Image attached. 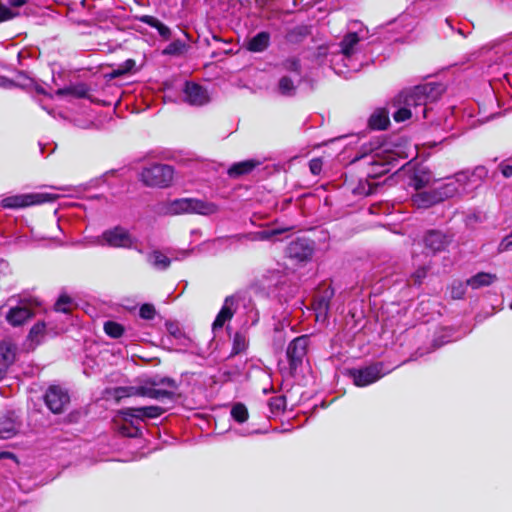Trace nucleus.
<instances>
[{"instance_id":"57","label":"nucleus","mask_w":512,"mask_h":512,"mask_svg":"<svg viewBox=\"0 0 512 512\" xmlns=\"http://www.w3.org/2000/svg\"><path fill=\"white\" fill-rule=\"evenodd\" d=\"M189 253L187 251L182 252L181 257L179 259H184L188 257Z\"/></svg>"},{"instance_id":"13","label":"nucleus","mask_w":512,"mask_h":512,"mask_svg":"<svg viewBox=\"0 0 512 512\" xmlns=\"http://www.w3.org/2000/svg\"><path fill=\"white\" fill-rule=\"evenodd\" d=\"M313 252L312 242L306 238H297L291 241L287 247V256L298 262H305L311 259Z\"/></svg>"},{"instance_id":"12","label":"nucleus","mask_w":512,"mask_h":512,"mask_svg":"<svg viewBox=\"0 0 512 512\" xmlns=\"http://www.w3.org/2000/svg\"><path fill=\"white\" fill-rule=\"evenodd\" d=\"M47 407L53 413H61L64 407L69 403L70 397L68 392L58 385L50 386L44 396Z\"/></svg>"},{"instance_id":"54","label":"nucleus","mask_w":512,"mask_h":512,"mask_svg":"<svg viewBox=\"0 0 512 512\" xmlns=\"http://www.w3.org/2000/svg\"><path fill=\"white\" fill-rule=\"evenodd\" d=\"M11 7H21L26 3V0H8Z\"/></svg>"},{"instance_id":"2","label":"nucleus","mask_w":512,"mask_h":512,"mask_svg":"<svg viewBox=\"0 0 512 512\" xmlns=\"http://www.w3.org/2000/svg\"><path fill=\"white\" fill-rule=\"evenodd\" d=\"M2 315L10 326H23L35 315L33 300L20 295H13L0 306V316Z\"/></svg>"},{"instance_id":"1","label":"nucleus","mask_w":512,"mask_h":512,"mask_svg":"<svg viewBox=\"0 0 512 512\" xmlns=\"http://www.w3.org/2000/svg\"><path fill=\"white\" fill-rule=\"evenodd\" d=\"M440 86L436 83H425L417 85L411 89L401 91L394 99L393 106L405 105L414 110L416 116L420 113L426 118V105L429 101H434L439 94Z\"/></svg>"},{"instance_id":"22","label":"nucleus","mask_w":512,"mask_h":512,"mask_svg":"<svg viewBox=\"0 0 512 512\" xmlns=\"http://www.w3.org/2000/svg\"><path fill=\"white\" fill-rule=\"evenodd\" d=\"M16 346L7 341L0 343V367L7 369L16 359Z\"/></svg>"},{"instance_id":"47","label":"nucleus","mask_w":512,"mask_h":512,"mask_svg":"<svg viewBox=\"0 0 512 512\" xmlns=\"http://www.w3.org/2000/svg\"><path fill=\"white\" fill-rule=\"evenodd\" d=\"M427 276V268L419 267L412 275L411 278L415 285H421L423 279Z\"/></svg>"},{"instance_id":"28","label":"nucleus","mask_w":512,"mask_h":512,"mask_svg":"<svg viewBox=\"0 0 512 512\" xmlns=\"http://www.w3.org/2000/svg\"><path fill=\"white\" fill-rule=\"evenodd\" d=\"M138 19L142 23L147 24L150 27L157 29L158 33L162 37H164V38L170 37L171 33H170L169 27H167L165 24L160 22L157 18L150 16V15H143V16H140Z\"/></svg>"},{"instance_id":"17","label":"nucleus","mask_w":512,"mask_h":512,"mask_svg":"<svg viewBox=\"0 0 512 512\" xmlns=\"http://www.w3.org/2000/svg\"><path fill=\"white\" fill-rule=\"evenodd\" d=\"M261 164L259 160L248 159L240 162L233 163L227 170L230 178L237 179L244 175L250 174L256 167Z\"/></svg>"},{"instance_id":"9","label":"nucleus","mask_w":512,"mask_h":512,"mask_svg":"<svg viewBox=\"0 0 512 512\" xmlns=\"http://www.w3.org/2000/svg\"><path fill=\"white\" fill-rule=\"evenodd\" d=\"M176 382L172 378L154 377L149 386L140 388V394L152 399H171L176 390Z\"/></svg>"},{"instance_id":"56","label":"nucleus","mask_w":512,"mask_h":512,"mask_svg":"<svg viewBox=\"0 0 512 512\" xmlns=\"http://www.w3.org/2000/svg\"><path fill=\"white\" fill-rule=\"evenodd\" d=\"M5 376V369L0 367V380Z\"/></svg>"},{"instance_id":"16","label":"nucleus","mask_w":512,"mask_h":512,"mask_svg":"<svg viewBox=\"0 0 512 512\" xmlns=\"http://www.w3.org/2000/svg\"><path fill=\"white\" fill-rule=\"evenodd\" d=\"M167 331L169 335L167 340L176 351H185L190 344V338L187 337L176 323H167Z\"/></svg>"},{"instance_id":"40","label":"nucleus","mask_w":512,"mask_h":512,"mask_svg":"<svg viewBox=\"0 0 512 512\" xmlns=\"http://www.w3.org/2000/svg\"><path fill=\"white\" fill-rule=\"evenodd\" d=\"M104 331L107 335L113 337V338H119L122 336L124 332V328L122 325H120L117 322L114 321H107L104 324Z\"/></svg>"},{"instance_id":"15","label":"nucleus","mask_w":512,"mask_h":512,"mask_svg":"<svg viewBox=\"0 0 512 512\" xmlns=\"http://www.w3.org/2000/svg\"><path fill=\"white\" fill-rule=\"evenodd\" d=\"M334 296V289L331 286L315 295L312 306L316 313V318H326L330 310V302Z\"/></svg>"},{"instance_id":"53","label":"nucleus","mask_w":512,"mask_h":512,"mask_svg":"<svg viewBox=\"0 0 512 512\" xmlns=\"http://www.w3.org/2000/svg\"><path fill=\"white\" fill-rule=\"evenodd\" d=\"M2 459H10L13 462H16V457L10 452H0V460Z\"/></svg>"},{"instance_id":"58","label":"nucleus","mask_w":512,"mask_h":512,"mask_svg":"<svg viewBox=\"0 0 512 512\" xmlns=\"http://www.w3.org/2000/svg\"><path fill=\"white\" fill-rule=\"evenodd\" d=\"M125 391H126V389H125V388H120V389H118V395H119L120 397H121V396H123L124 394H122V393H124Z\"/></svg>"},{"instance_id":"7","label":"nucleus","mask_w":512,"mask_h":512,"mask_svg":"<svg viewBox=\"0 0 512 512\" xmlns=\"http://www.w3.org/2000/svg\"><path fill=\"white\" fill-rule=\"evenodd\" d=\"M383 362H374L361 368H352L347 371L348 376L353 380L357 387H366L381 379L383 372Z\"/></svg>"},{"instance_id":"3","label":"nucleus","mask_w":512,"mask_h":512,"mask_svg":"<svg viewBox=\"0 0 512 512\" xmlns=\"http://www.w3.org/2000/svg\"><path fill=\"white\" fill-rule=\"evenodd\" d=\"M164 412L160 406L130 407L123 409L122 415L124 424L120 432L127 437H137L141 433V422L145 419L157 418Z\"/></svg>"},{"instance_id":"33","label":"nucleus","mask_w":512,"mask_h":512,"mask_svg":"<svg viewBox=\"0 0 512 512\" xmlns=\"http://www.w3.org/2000/svg\"><path fill=\"white\" fill-rule=\"evenodd\" d=\"M247 340L245 334L242 332H236L232 340V349L230 357L236 356L247 349Z\"/></svg>"},{"instance_id":"4","label":"nucleus","mask_w":512,"mask_h":512,"mask_svg":"<svg viewBox=\"0 0 512 512\" xmlns=\"http://www.w3.org/2000/svg\"><path fill=\"white\" fill-rule=\"evenodd\" d=\"M140 175L146 186L166 188L172 184L174 168L168 164L154 163L144 167Z\"/></svg>"},{"instance_id":"60","label":"nucleus","mask_w":512,"mask_h":512,"mask_svg":"<svg viewBox=\"0 0 512 512\" xmlns=\"http://www.w3.org/2000/svg\"><path fill=\"white\" fill-rule=\"evenodd\" d=\"M510 308L512 309V303L510 304Z\"/></svg>"},{"instance_id":"5","label":"nucleus","mask_w":512,"mask_h":512,"mask_svg":"<svg viewBox=\"0 0 512 512\" xmlns=\"http://www.w3.org/2000/svg\"><path fill=\"white\" fill-rule=\"evenodd\" d=\"M133 242L129 232L119 226L104 231L101 236L87 240L89 245H107L114 248H131Z\"/></svg>"},{"instance_id":"19","label":"nucleus","mask_w":512,"mask_h":512,"mask_svg":"<svg viewBox=\"0 0 512 512\" xmlns=\"http://www.w3.org/2000/svg\"><path fill=\"white\" fill-rule=\"evenodd\" d=\"M234 302L235 300L233 296H228L225 298L224 305L220 309L212 324L214 330L222 328L225 322L233 317L235 313V309H233Z\"/></svg>"},{"instance_id":"39","label":"nucleus","mask_w":512,"mask_h":512,"mask_svg":"<svg viewBox=\"0 0 512 512\" xmlns=\"http://www.w3.org/2000/svg\"><path fill=\"white\" fill-rule=\"evenodd\" d=\"M210 101L209 94L201 85L194 83V105H205Z\"/></svg>"},{"instance_id":"8","label":"nucleus","mask_w":512,"mask_h":512,"mask_svg":"<svg viewBox=\"0 0 512 512\" xmlns=\"http://www.w3.org/2000/svg\"><path fill=\"white\" fill-rule=\"evenodd\" d=\"M310 339L308 335H301L294 338L287 346L286 357L289 363L290 374L294 375L302 366L307 355Z\"/></svg>"},{"instance_id":"52","label":"nucleus","mask_w":512,"mask_h":512,"mask_svg":"<svg viewBox=\"0 0 512 512\" xmlns=\"http://www.w3.org/2000/svg\"><path fill=\"white\" fill-rule=\"evenodd\" d=\"M500 168H501V173L505 178H509L512 176V166L511 165H508V164L501 165Z\"/></svg>"},{"instance_id":"46","label":"nucleus","mask_w":512,"mask_h":512,"mask_svg":"<svg viewBox=\"0 0 512 512\" xmlns=\"http://www.w3.org/2000/svg\"><path fill=\"white\" fill-rule=\"evenodd\" d=\"M181 100L189 105L192 104V84L189 81L185 82L184 89L181 94Z\"/></svg>"},{"instance_id":"50","label":"nucleus","mask_w":512,"mask_h":512,"mask_svg":"<svg viewBox=\"0 0 512 512\" xmlns=\"http://www.w3.org/2000/svg\"><path fill=\"white\" fill-rule=\"evenodd\" d=\"M124 68L123 69H119L116 74L117 75H121L127 71H130L134 66H135V61L132 60V59H128L124 62L123 64Z\"/></svg>"},{"instance_id":"42","label":"nucleus","mask_w":512,"mask_h":512,"mask_svg":"<svg viewBox=\"0 0 512 512\" xmlns=\"http://www.w3.org/2000/svg\"><path fill=\"white\" fill-rule=\"evenodd\" d=\"M185 50V44L180 40L171 42L164 50L166 55H180Z\"/></svg>"},{"instance_id":"23","label":"nucleus","mask_w":512,"mask_h":512,"mask_svg":"<svg viewBox=\"0 0 512 512\" xmlns=\"http://www.w3.org/2000/svg\"><path fill=\"white\" fill-rule=\"evenodd\" d=\"M312 33V27L309 25H298L292 29H290L285 38L289 43L297 44L302 42L305 38H307Z\"/></svg>"},{"instance_id":"35","label":"nucleus","mask_w":512,"mask_h":512,"mask_svg":"<svg viewBox=\"0 0 512 512\" xmlns=\"http://www.w3.org/2000/svg\"><path fill=\"white\" fill-rule=\"evenodd\" d=\"M268 406L273 414L285 412L287 406V398L284 395L274 396L268 400Z\"/></svg>"},{"instance_id":"25","label":"nucleus","mask_w":512,"mask_h":512,"mask_svg":"<svg viewBox=\"0 0 512 512\" xmlns=\"http://www.w3.org/2000/svg\"><path fill=\"white\" fill-rule=\"evenodd\" d=\"M148 263L157 270H166L171 264V258L155 250L147 256Z\"/></svg>"},{"instance_id":"44","label":"nucleus","mask_w":512,"mask_h":512,"mask_svg":"<svg viewBox=\"0 0 512 512\" xmlns=\"http://www.w3.org/2000/svg\"><path fill=\"white\" fill-rule=\"evenodd\" d=\"M156 311L153 305L143 304L140 307L139 315L142 319L151 320L155 317Z\"/></svg>"},{"instance_id":"49","label":"nucleus","mask_w":512,"mask_h":512,"mask_svg":"<svg viewBox=\"0 0 512 512\" xmlns=\"http://www.w3.org/2000/svg\"><path fill=\"white\" fill-rule=\"evenodd\" d=\"M510 246H512V238L510 237V235H507L500 242L498 249L500 252H503L508 250Z\"/></svg>"},{"instance_id":"6","label":"nucleus","mask_w":512,"mask_h":512,"mask_svg":"<svg viewBox=\"0 0 512 512\" xmlns=\"http://www.w3.org/2000/svg\"><path fill=\"white\" fill-rule=\"evenodd\" d=\"M57 195L51 193H27L5 197L1 200V206L7 209H19L46 202H53Z\"/></svg>"},{"instance_id":"51","label":"nucleus","mask_w":512,"mask_h":512,"mask_svg":"<svg viewBox=\"0 0 512 512\" xmlns=\"http://www.w3.org/2000/svg\"><path fill=\"white\" fill-rule=\"evenodd\" d=\"M14 86V82L5 76H0V87L1 88H11Z\"/></svg>"},{"instance_id":"45","label":"nucleus","mask_w":512,"mask_h":512,"mask_svg":"<svg viewBox=\"0 0 512 512\" xmlns=\"http://www.w3.org/2000/svg\"><path fill=\"white\" fill-rule=\"evenodd\" d=\"M322 167L323 159L321 157L312 158L309 161V170L315 176H318L321 173Z\"/></svg>"},{"instance_id":"41","label":"nucleus","mask_w":512,"mask_h":512,"mask_svg":"<svg viewBox=\"0 0 512 512\" xmlns=\"http://www.w3.org/2000/svg\"><path fill=\"white\" fill-rule=\"evenodd\" d=\"M397 110L393 113V119L395 122H404L412 117V110L405 105L396 106Z\"/></svg>"},{"instance_id":"37","label":"nucleus","mask_w":512,"mask_h":512,"mask_svg":"<svg viewBox=\"0 0 512 512\" xmlns=\"http://www.w3.org/2000/svg\"><path fill=\"white\" fill-rule=\"evenodd\" d=\"M430 176L425 172H415L411 177L410 185L416 190L420 191L429 184Z\"/></svg>"},{"instance_id":"36","label":"nucleus","mask_w":512,"mask_h":512,"mask_svg":"<svg viewBox=\"0 0 512 512\" xmlns=\"http://www.w3.org/2000/svg\"><path fill=\"white\" fill-rule=\"evenodd\" d=\"M231 417L238 423H244L248 420L249 412L247 407L241 403H235L231 408Z\"/></svg>"},{"instance_id":"24","label":"nucleus","mask_w":512,"mask_h":512,"mask_svg":"<svg viewBox=\"0 0 512 512\" xmlns=\"http://www.w3.org/2000/svg\"><path fill=\"white\" fill-rule=\"evenodd\" d=\"M389 125L390 119L385 110L373 113L368 119V127L372 130H386Z\"/></svg>"},{"instance_id":"18","label":"nucleus","mask_w":512,"mask_h":512,"mask_svg":"<svg viewBox=\"0 0 512 512\" xmlns=\"http://www.w3.org/2000/svg\"><path fill=\"white\" fill-rule=\"evenodd\" d=\"M413 205L419 209H427L438 203L440 200L434 189L430 191H419L412 196Z\"/></svg>"},{"instance_id":"26","label":"nucleus","mask_w":512,"mask_h":512,"mask_svg":"<svg viewBox=\"0 0 512 512\" xmlns=\"http://www.w3.org/2000/svg\"><path fill=\"white\" fill-rule=\"evenodd\" d=\"M277 90L282 96L293 97L297 93V86L291 77L284 75L278 81Z\"/></svg>"},{"instance_id":"55","label":"nucleus","mask_w":512,"mask_h":512,"mask_svg":"<svg viewBox=\"0 0 512 512\" xmlns=\"http://www.w3.org/2000/svg\"><path fill=\"white\" fill-rule=\"evenodd\" d=\"M284 230H280V229H274L270 232H265L266 234V238L270 237V236H274V235H278V234H281Z\"/></svg>"},{"instance_id":"27","label":"nucleus","mask_w":512,"mask_h":512,"mask_svg":"<svg viewBox=\"0 0 512 512\" xmlns=\"http://www.w3.org/2000/svg\"><path fill=\"white\" fill-rule=\"evenodd\" d=\"M360 38L356 32L346 34L340 42V48L343 55L349 57L353 54L354 47L359 43Z\"/></svg>"},{"instance_id":"31","label":"nucleus","mask_w":512,"mask_h":512,"mask_svg":"<svg viewBox=\"0 0 512 512\" xmlns=\"http://www.w3.org/2000/svg\"><path fill=\"white\" fill-rule=\"evenodd\" d=\"M89 89L85 84L71 85L66 88L59 89V95H72L75 98H85L88 96Z\"/></svg>"},{"instance_id":"10","label":"nucleus","mask_w":512,"mask_h":512,"mask_svg":"<svg viewBox=\"0 0 512 512\" xmlns=\"http://www.w3.org/2000/svg\"><path fill=\"white\" fill-rule=\"evenodd\" d=\"M65 330L63 324H58L54 320L38 321L29 331L28 340L34 345H39L48 337H54Z\"/></svg>"},{"instance_id":"34","label":"nucleus","mask_w":512,"mask_h":512,"mask_svg":"<svg viewBox=\"0 0 512 512\" xmlns=\"http://www.w3.org/2000/svg\"><path fill=\"white\" fill-rule=\"evenodd\" d=\"M218 210L217 205L212 202L194 199V214L211 215Z\"/></svg>"},{"instance_id":"38","label":"nucleus","mask_w":512,"mask_h":512,"mask_svg":"<svg viewBox=\"0 0 512 512\" xmlns=\"http://www.w3.org/2000/svg\"><path fill=\"white\" fill-rule=\"evenodd\" d=\"M281 67L285 71L293 72L297 75H301L302 66L301 61L297 57H289L281 62Z\"/></svg>"},{"instance_id":"11","label":"nucleus","mask_w":512,"mask_h":512,"mask_svg":"<svg viewBox=\"0 0 512 512\" xmlns=\"http://www.w3.org/2000/svg\"><path fill=\"white\" fill-rule=\"evenodd\" d=\"M451 242L452 235L438 229H430L423 236L424 247L432 254L445 250Z\"/></svg>"},{"instance_id":"21","label":"nucleus","mask_w":512,"mask_h":512,"mask_svg":"<svg viewBox=\"0 0 512 512\" xmlns=\"http://www.w3.org/2000/svg\"><path fill=\"white\" fill-rule=\"evenodd\" d=\"M497 280V275L489 272H478L466 280V285L476 290L482 287L490 286Z\"/></svg>"},{"instance_id":"48","label":"nucleus","mask_w":512,"mask_h":512,"mask_svg":"<svg viewBox=\"0 0 512 512\" xmlns=\"http://www.w3.org/2000/svg\"><path fill=\"white\" fill-rule=\"evenodd\" d=\"M17 14L7 6L0 4V22H4L14 18Z\"/></svg>"},{"instance_id":"43","label":"nucleus","mask_w":512,"mask_h":512,"mask_svg":"<svg viewBox=\"0 0 512 512\" xmlns=\"http://www.w3.org/2000/svg\"><path fill=\"white\" fill-rule=\"evenodd\" d=\"M71 299L68 296H61L54 305L56 312L67 314L70 310Z\"/></svg>"},{"instance_id":"30","label":"nucleus","mask_w":512,"mask_h":512,"mask_svg":"<svg viewBox=\"0 0 512 512\" xmlns=\"http://www.w3.org/2000/svg\"><path fill=\"white\" fill-rule=\"evenodd\" d=\"M18 430V426L11 418H0V439L12 438Z\"/></svg>"},{"instance_id":"14","label":"nucleus","mask_w":512,"mask_h":512,"mask_svg":"<svg viewBox=\"0 0 512 512\" xmlns=\"http://www.w3.org/2000/svg\"><path fill=\"white\" fill-rule=\"evenodd\" d=\"M192 211V199L180 198L164 201L158 204L157 212L161 215H181Z\"/></svg>"},{"instance_id":"32","label":"nucleus","mask_w":512,"mask_h":512,"mask_svg":"<svg viewBox=\"0 0 512 512\" xmlns=\"http://www.w3.org/2000/svg\"><path fill=\"white\" fill-rule=\"evenodd\" d=\"M466 282L461 280H453L447 287V291L452 300H461L466 294Z\"/></svg>"},{"instance_id":"20","label":"nucleus","mask_w":512,"mask_h":512,"mask_svg":"<svg viewBox=\"0 0 512 512\" xmlns=\"http://www.w3.org/2000/svg\"><path fill=\"white\" fill-rule=\"evenodd\" d=\"M270 33L261 31L249 39L246 48L250 52L259 53L265 51L270 45Z\"/></svg>"},{"instance_id":"29","label":"nucleus","mask_w":512,"mask_h":512,"mask_svg":"<svg viewBox=\"0 0 512 512\" xmlns=\"http://www.w3.org/2000/svg\"><path fill=\"white\" fill-rule=\"evenodd\" d=\"M440 202L455 196L458 193L457 181L447 182L434 189Z\"/></svg>"},{"instance_id":"59","label":"nucleus","mask_w":512,"mask_h":512,"mask_svg":"<svg viewBox=\"0 0 512 512\" xmlns=\"http://www.w3.org/2000/svg\"><path fill=\"white\" fill-rule=\"evenodd\" d=\"M509 235H510V237L512 238V230H511V233H510Z\"/></svg>"}]
</instances>
